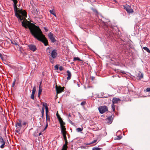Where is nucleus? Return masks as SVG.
<instances>
[{
  "mask_svg": "<svg viewBox=\"0 0 150 150\" xmlns=\"http://www.w3.org/2000/svg\"><path fill=\"white\" fill-rule=\"evenodd\" d=\"M21 22L22 25L25 28H28L30 30L32 35L34 37L42 42L45 46L48 45V42L45 35L43 34L42 32L39 27L33 24V26H31L32 24L26 19L23 20Z\"/></svg>",
  "mask_w": 150,
  "mask_h": 150,
  "instance_id": "f257e3e1",
  "label": "nucleus"
},
{
  "mask_svg": "<svg viewBox=\"0 0 150 150\" xmlns=\"http://www.w3.org/2000/svg\"><path fill=\"white\" fill-rule=\"evenodd\" d=\"M13 2L14 10L16 16L19 21L26 20L27 17V13L25 10H23L22 9H18L17 6L18 1L17 0H12Z\"/></svg>",
  "mask_w": 150,
  "mask_h": 150,
  "instance_id": "f03ea898",
  "label": "nucleus"
},
{
  "mask_svg": "<svg viewBox=\"0 0 150 150\" xmlns=\"http://www.w3.org/2000/svg\"><path fill=\"white\" fill-rule=\"evenodd\" d=\"M98 109L100 113L101 114H103L108 110V107L105 106H102L99 107L98 108Z\"/></svg>",
  "mask_w": 150,
  "mask_h": 150,
  "instance_id": "7ed1b4c3",
  "label": "nucleus"
},
{
  "mask_svg": "<svg viewBox=\"0 0 150 150\" xmlns=\"http://www.w3.org/2000/svg\"><path fill=\"white\" fill-rule=\"evenodd\" d=\"M124 8L128 13H132L134 12L133 10L131 8V6L126 4L123 6Z\"/></svg>",
  "mask_w": 150,
  "mask_h": 150,
  "instance_id": "20e7f679",
  "label": "nucleus"
},
{
  "mask_svg": "<svg viewBox=\"0 0 150 150\" xmlns=\"http://www.w3.org/2000/svg\"><path fill=\"white\" fill-rule=\"evenodd\" d=\"M50 55L52 59H55L57 55V51L56 49L52 50L50 53Z\"/></svg>",
  "mask_w": 150,
  "mask_h": 150,
  "instance_id": "39448f33",
  "label": "nucleus"
},
{
  "mask_svg": "<svg viewBox=\"0 0 150 150\" xmlns=\"http://www.w3.org/2000/svg\"><path fill=\"white\" fill-rule=\"evenodd\" d=\"M61 128V131L62 133H66V128L64 125H65V123L63 122L60 123Z\"/></svg>",
  "mask_w": 150,
  "mask_h": 150,
  "instance_id": "423d86ee",
  "label": "nucleus"
},
{
  "mask_svg": "<svg viewBox=\"0 0 150 150\" xmlns=\"http://www.w3.org/2000/svg\"><path fill=\"white\" fill-rule=\"evenodd\" d=\"M48 36L52 42L54 43L56 42V40L54 36V35L51 32L49 33Z\"/></svg>",
  "mask_w": 150,
  "mask_h": 150,
  "instance_id": "0eeeda50",
  "label": "nucleus"
},
{
  "mask_svg": "<svg viewBox=\"0 0 150 150\" xmlns=\"http://www.w3.org/2000/svg\"><path fill=\"white\" fill-rule=\"evenodd\" d=\"M64 87H62L61 86H57V85L56 86V89L57 94L61 93L62 92L64 91Z\"/></svg>",
  "mask_w": 150,
  "mask_h": 150,
  "instance_id": "6e6552de",
  "label": "nucleus"
},
{
  "mask_svg": "<svg viewBox=\"0 0 150 150\" xmlns=\"http://www.w3.org/2000/svg\"><path fill=\"white\" fill-rule=\"evenodd\" d=\"M28 48L31 51L34 52L37 50V48L35 45L33 44H30L28 46Z\"/></svg>",
  "mask_w": 150,
  "mask_h": 150,
  "instance_id": "1a4fd4ad",
  "label": "nucleus"
},
{
  "mask_svg": "<svg viewBox=\"0 0 150 150\" xmlns=\"http://www.w3.org/2000/svg\"><path fill=\"white\" fill-rule=\"evenodd\" d=\"M6 142L4 140L3 138L1 136H0V143L1 145L0 146V147L1 149H3L5 146V144Z\"/></svg>",
  "mask_w": 150,
  "mask_h": 150,
  "instance_id": "9d476101",
  "label": "nucleus"
},
{
  "mask_svg": "<svg viewBox=\"0 0 150 150\" xmlns=\"http://www.w3.org/2000/svg\"><path fill=\"white\" fill-rule=\"evenodd\" d=\"M105 122L108 124H111L112 122V116H110L107 119H106Z\"/></svg>",
  "mask_w": 150,
  "mask_h": 150,
  "instance_id": "9b49d317",
  "label": "nucleus"
},
{
  "mask_svg": "<svg viewBox=\"0 0 150 150\" xmlns=\"http://www.w3.org/2000/svg\"><path fill=\"white\" fill-rule=\"evenodd\" d=\"M120 100L118 98H114L112 100V103L114 104L117 103L118 102L120 101Z\"/></svg>",
  "mask_w": 150,
  "mask_h": 150,
  "instance_id": "f8f14e48",
  "label": "nucleus"
},
{
  "mask_svg": "<svg viewBox=\"0 0 150 150\" xmlns=\"http://www.w3.org/2000/svg\"><path fill=\"white\" fill-rule=\"evenodd\" d=\"M18 121V122L16 123L15 126L17 127H18L20 128H21L22 127V121L21 120H19Z\"/></svg>",
  "mask_w": 150,
  "mask_h": 150,
  "instance_id": "ddd939ff",
  "label": "nucleus"
},
{
  "mask_svg": "<svg viewBox=\"0 0 150 150\" xmlns=\"http://www.w3.org/2000/svg\"><path fill=\"white\" fill-rule=\"evenodd\" d=\"M67 76H68L67 78V79L68 80H69L71 78V72H70L69 70H67Z\"/></svg>",
  "mask_w": 150,
  "mask_h": 150,
  "instance_id": "4468645a",
  "label": "nucleus"
},
{
  "mask_svg": "<svg viewBox=\"0 0 150 150\" xmlns=\"http://www.w3.org/2000/svg\"><path fill=\"white\" fill-rule=\"evenodd\" d=\"M56 115H57V118L58 119V120L59 121V123L62 122H63L62 119L60 117V116L59 115L58 112H57L56 114Z\"/></svg>",
  "mask_w": 150,
  "mask_h": 150,
  "instance_id": "2eb2a0df",
  "label": "nucleus"
},
{
  "mask_svg": "<svg viewBox=\"0 0 150 150\" xmlns=\"http://www.w3.org/2000/svg\"><path fill=\"white\" fill-rule=\"evenodd\" d=\"M44 110H45L44 108L43 107H42V111H41V113H42L41 117L42 118H43V117H44Z\"/></svg>",
  "mask_w": 150,
  "mask_h": 150,
  "instance_id": "dca6fc26",
  "label": "nucleus"
},
{
  "mask_svg": "<svg viewBox=\"0 0 150 150\" xmlns=\"http://www.w3.org/2000/svg\"><path fill=\"white\" fill-rule=\"evenodd\" d=\"M67 146L63 145L62 150H67Z\"/></svg>",
  "mask_w": 150,
  "mask_h": 150,
  "instance_id": "f3484780",
  "label": "nucleus"
},
{
  "mask_svg": "<svg viewBox=\"0 0 150 150\" xmlns=\"http://www.w3.org/2000/svg\"><path fill=\"white\" fill-rule=\"evenodd\" d=\"M143 49L146 50L148 52L150 53V50L147 47H144Z\"/></svg>",
  "mask_w": 150,
  "mask_h": 150,
  "instance_id": "a211bd4d",
  "label": "nucleus"
},
{
  "mask_svg": "<svg viewBox=\"0 0 150 150\" xmlns=\"http://www.w3.org/2000/svg\"><path fill=\"white\" fill-rule=\"evenodd\" d=\"M46 51L48 53H50V54L51 53V48L50 47H48L47 48Z\"/></svg>",
  "mask_w": 150,
  "mask_h": 150,
  "instance_id": "6ab92c4d",
  "label": "nucleus"
},
{
  "mask_svg": "<svg viewBox=\"0 0 150 150\" xmlns=\"http://www.w3.org/2000/svg\"><path fill=\"white\" fill-rule=\"evenodd\" d=\"M41 82L40 83V85L39 86V91H38V92L41 93L42 92V88L41 86Z\"/></svg>",
  "mask_w": 150,
  "mask_h": 150,
  "instance_id": "aec40b11",
  "label": "nucleus"
},
{
  "mask_svg": "<svg viewBox=\"0 0 150 150\" xmlns=\"http://www.w3.org/2000/svg\"><path fill=\"white\" fill-rule=\"evenodd\" d=\"M138 76L139 77V79H141L143 78V74L142 73H139L138 74Z\"/></svg>",
  "mask_w": 150,
  "mask_h": 150,
  "instance_id": "412c9836",
  "label": "nucleus"
},
{
  "mask_svg": "<svg viewBox=\"0 0 150 150\" xmlns=\"http://www.w3.org/2000/svg\"><path fill=\"white\" fill-rule=\"evenodd\" d=\"M83 129V128H77L76 129V130L78 132H81L82 131Z\"/></svg>",
  "mask_w": 150,
  "mask_h": 150,
  "instance_id": "4be33fe9",
  "label": "nucleus"
},
{
  "mask_svg": "<svg viewBox=\"0 0 150 150\" xmlns=\"http://www.w3.org/2000/svg\"><path fill=\"white\" fill-rule=\"evenodd\" d=\"M77 60L81 61L80 59L78 57H74V61H76Z\"/></svg>",
  "mask_w": 150,
  "mask_h": 150,
  "instance_id": "5701e85b",
  "label": "nucleus"
},
{
  "mask_svg": "<svg viewBox=\"0 0 150 150\" xmlns=\"http://www.w3.org/2000/svg\"><path fill=\"white\" fill-rule=\"evenodd\" d=\"M46 110V115H48V108L47 106H46L45 108Z\"/></svg>",
  "mask_w": 150,
  "mask_h": 150,
  "instance_id": "b1692460",
  "label": "nucleus"
},
{
  "mask_svg": "<svg viewBox=\"0 0 150 150\" xmlns=\"http://www.w3.org/2000/svg\"><path fill=\"white\" fill-rule=\"evenodd\" d=\"M50 13L52 14V15H54L55 16H56V15L55 14L54 11L53 10H50Z\"/></svg>",
  "mask_w": 150,
  "mask_h": 150,
  "instance_id": "393cba45",
  "label": "nucleus"
},
{
  "mask_svg": "<svg viewBox=\"0 0 150 150\" xmlns=\"http://www.w3.org/2000/svg\"><path fill=\"white\" fill-rule=\"evenodd\" d=\"M46 122H48L50 121V117L49 116H48V115H46Z\"/></svg>",
  "mask_w": 150,
  "mask_h": 150,
  "instance_id": "a878e982",
  "label": "nucleus"
},
{
  "mask_svg": "<svg viewBox=\"0 0 150 150\" xmlns=\"http://www.w3.org/2000/svg\"><path fill=\"white\" fill-rule=\"evenodd\" d=\"M12 43L16 45V47L17 48L18 47H20V46L19 45H18L15 41H14L13 42H12Z\"/></svg>",
  "mask_w": 150,
  "mask_h": 150,
  "instance_id": "bb28decb",
  "label": "nucleus"
},
{
  "mask_svg": "<svg viewBox=\"0 0 150 150\" xmlns=\"http://www.w3.org/2000/svg\"><path fill=\"white\" fill-rule=\"evenodd\" d=\"M112 109L113 111L114 112L115 111V107L114 104L112 103Z\"/></svg>",
  "mask_w": 150,
  "mask_h": 150,
  "instance_id": "cd10ccee",
  "label": "nucleus"
},
{
  "mask_svg": "<svg viewBox=\"0 0 150 150\" xmlns=\"http://www.w3.org/2000/svg\"><path fill=\"white\" fill-rule=\"evenodd\" d=\"M101 148L98 147H95L92 150H101Z\"/></svg>",
  "mask_w": 150,
  "mask_h": 150,
  "instance_id": "c85d7f7f",
  "label": "nucleus"
},
{
  "mask_svg": "<svg viewBox=\"0 0 150 150\" xmlns=\"http://www.w3.org/2000/svg\"><path fill=\"white\" fill-rule=\"evenodd\" d=\"M62 134L63 135L64 139H67L66 136V133H62Z\"/></svg>",
  "mask_w": 150,
  "mask_h": 150,
  "instance_id": "c756f323",
  "label": "nucleus"
},
{
  "mask_svg": "<svg viewBox=\"0 0 150 150\" xmlns=\"http://www.w3.org/2000/svg\"><path fill=\"white\" fill-rule=\"evenodd\" d=\"M54 59H52V57H50V62L51 63L53 64L54 62Z\"/></svg>",
  "mask_w": 150,
  "mask_h": 150,
  "instance_id": "7c9ffc66",
  "label": "nucleus"
},
{
  "mask_svg": "<svg viewBox=\"0 0 150 150\" xmlns=\"http://www.w3.org/2000/svg\"><path fill=\"white\" fill-rule=\"evenodd\" d=\"M145 92H150V88H147L146 90H144Z\"/></svg>",
  "mask_w": 150,
  "mask_h": 150,
  "instance_id": "2f4dec72",
  "label": "nucleus"
},
{
  "mask_svg": "<svg viewBox=\"0 0 150 150\" xmlns=\"http://www.w3.org/2000/svg\"><path fill=\"white\" fill-rule=\"evenodd\" d=\"M36 91V88L35 86H34L33 90H32V92H33L34 93H35Z\"/></svg>",
  "mask_w": 150,
  "mask_h": 150,
  "instance_id": "473e14b6",
  "label": "nucleus"
},
{
  "mask_svg": "<svg viewBox=\"0 0 150 150\" xmlns=\"http://www.w3.org/2000/svg\"><path fill=\"white\" fill-rule=\"evenodd\" d=\"M16 79H15L13 81V82L12 83V87H14V86H15V82H16Z\"/></svg>",
  "mask_w": 150,
  "mask_h": 150,
  "instance_id": "72a5a7b5",
  "label": "nucleus"
},
{
  "mask_svg": "<svg viewBox=\"0 0 150 150\" xmlns=\"http://www.w3.org/2000/svg\"><path fill=\"white\" fill-rule=\"evenodd\" d=\"M86 103L85 101H83L81 103V105L82 106L84 105H85Z\"/></svg>",
  "mask_w": 150,
  "mask_h": 150,
  "instance_id": "f704fd0d",
  "label": "nucleus"
},
{
  "mask_svg": "<svg viewBox=\"0 0 150 150\" xmlns=\"http://www.w3.org/2000/svg\"><path fill=\"white\" fill-rule=\"evenodd\" d=\"M30 98L34 100V95L32 94Z\"/></svg>",
  "mask_w": 150,
  "mask_h": 150,
  "instance_id": "c9c22d12",
  "label": "nucleus"
},
{
  "mask_svg": "<svg viewBox=\"0 0 150 150\" xmlns=\"http://www.w3.org/2000/svg\"><path fill=\"white\" fill-rule=\"evenodd\" d=\"M122 138V137L118 136L117 137V138L116 139L117 140H120Z\"/></svg>",
  "mask_w": 150,
  "mask_h": 150,
  "instance_id": "e433bc0d",
  "label": "nucleus"
},
{
  "mask_svg": "<svg viewBox=\"0 0 150 150\" xmlns=\"http://www.w3.org/2000/svg\"><path fill=\"white\" fill-rule=\"evenodd\" d=\"M42 105H43V107H45V108H46V106H47V103H43Z\"/></svg>",
  "mask_w": 150,
  "mask_h": 150,
  "instance_id": "4c0bfd02",
  "label": "nucleus"
},
{
  "mask_svg": "<svg viewBox=\"0 0 150 150\" xmlns=\"http://www.w3.org/2000/svg\"><path fill=\"white\" fill-rule=\"evenodd\" d=\"M0 57L2 60H3L4 59V58L3 57V56L1 53H0Z\"/></svg>",
  "mask_w": 150,
  "mask_h": 150,
  "instance_id": "58836bf2",
  "label": "nucleus"
},
{
  "mask_svg": "<svg viewBox=\"0 0 150 150\" xmlns=\"http://www.w3.org/2000/svg\"><path fill=\"white\" fill-rule=\"evenodd\" d=\"M54 68L55 69H56V70H58L59 68L58 66L57 65H56L54 66Z\"/></svg>",
  "mask_w": 150,
  "mask_h": 150,
  "instance_id": "ea45409f",
  "label": "nucleus"
},
{
  "mask_svg": "<svg viewBox=\"0 0 150 150\" xmlns=\"http://www.w3.org/2000/svg\"><path fill=\"white\" fill-rule=\"evenodd\" d=\"M63 69H64L63 67L62 66H60L59 67V69L60 71L63 70Z\"/></svg>",
  "mask_w": 150,
  "mask_h": 150,
  "instance_id": "a19ab883",
  "label": "nucleus"
},
{
  "mask_svg": "<svg viewBox=\"0 0 150 150\" xmlns=\"http://www.w3.org/2000/svg\"><path fill=\"white\" fill-rule=\"evenodd\" d=\"M92 10L94 12L96 13H98V11L96 9H92Z\"/></svg>",
  "mask_w": 150,
  "mask_h": 150,
  "instance_id": "79ce46f5",
  "label": "nucleus"
},
{
  "mask_svg": "<svg viewBox=\"0 0 150 150\" xmlns=\"http://www.w3.org/2000/svg\"><path fill=\"white\" fill-rule=\"evenodd\" d=\"M48 126V122H46V125L45 127H46V128H47Z\"/></svg>",
  "mask_w": 150,
  "mask_h": 150,
  "instance_id": "37998d69",
  "label": "nucleus"
},
{
  "mask_svg": "<svg viewBox=\"0 0 150 150\" xmlns=\"http://www.w3.org/2000/svg\"><path fill=\"white\" fill-rule=\"evenodd\" d=\"M44 29L45 30V31L46 32H47L48 30L45 27L44 28Z\"/></svg>",
  "mask_w": 150,
  "mask_h": 150,
  "instance_id": "c03bdc74",
  "label": "nucleus"
},
{
  "mask_svg": "<svg viewBox=\"0 0 150 150\" xmlns=\"http://www.w3.org/2000/svg\"><path fill=\"white\" fill-rule=\"evenodd\" d=\"M67 144H68V142H67V141H66V142H65V144H64V145H67Z\"/></svg>",
  "mask_w": 150,
  "mask_h": 150,
  "instance_id": "a18cd8bd",
  "label": "nucleus"
},
{
  "mask_svg": "<svg viewBox=\"0 0 150 150\" xmlns=\"http://www.w3.org/2000/svg\"><path fill=\"white\" fill-rule=\"evenodd\" d=\"M41 94V93L38 92V97H40V95Z\"/></svg>",
  "mask_w": 150,
  "mask_h": 150,
  "instance_id": "49530a36",
  "label": "nucleus"
},
{
  "mask_svg": "<svg viewBox=\"0 0 150 150\" xmlns=\"http://www.w3.org/2000/svg\"><path fill=\"white\" fill-rule=\"evenodd\" d=\"M112 2H115V3H117V1L116 0H112Z\"/></svg>",
  "mask_w": 150,
  "mask_h": 150,
  "instance_id": "de8ad7c7",
  "label": "nucleus"
},
{
  "mask_svg": "<svg viewBox=\"0 0 150 150\" xmlns=\"http://www.w3.org/2000/svg\"><path fill=\"white\" fill-rule=\"evenodd\" d=\"M97 140H94L92 142V143H95L96 142Z\"/></svg>",
  "mask_w": 150,
  "mask_h": 150,
  "instance_id": "09e8293b",
  "label": "nucleus"
},
{
  "mask_svg": "<svg viewBox=\"0 0 150 150\" xmlns=\"http://www.w3.org/2000/svg\"><path fill=\"white\" fill-rule=\"evenodd\" d=\"M16 131L17 132V133H18L20 131V130H16Z\"/></svg>",
  "mask_w": 150,
  "mask_h": 150,
  "instance_id": "8fccbe9b",
  "label": "nucleus"
},
{
  "mask_svg": "<svg viewBox=\"0 0 150 150\" xmlns=\"http://www.w3.org/2000/svg\"><path fill=\"white\" fill-rule=\"evenodd\" d=\"M26 123L25 122H24L23 123V125H26Z\"/></svg>",
  "mask_w": 150,
  "mask_h": 150,
  "instance_id": "3c124183",
  "label": "nucleus"
},
{
  "mask_svg": "<svg viewBox=\"0 0 150 150\" xmlns=\"http://www.w3.org/2000/svg\"><path fill=\"white\" fill-rule=\"evenodd\" d=\"M42 134L41 132L39 134V136H40Z\"/></svg>",
  "mask_w": 150,
  "mask_h": 150,
  "instance_id": "603ef678",
  "label": "nucleus"
},
{
  "mask_svg": "<svg viewBox=\"0 0 150 150\" xmlns=\"http://www.w3.org/2000/svg\"><path fill=\"white\" fill-rule=\"evenodd\" d=\"M64 140L65 142H66V141H67V139H64Z\"/></svg>",
  "mask_w": 150,
  "mask_h": 150,
  "instance_id": "864d4df0",
  "label": "nucleus"
},
{
  "mask_svg": "<svg viewBox=\"0 0 150 150\" xmlns=\"http://www.w3.org/2000/svg\"><path fill=\"white\" fill-rule=\"evenodd\" d=\"M46 129H47V128H46V127H45V128L44 129L43 131L45 130Z\"/></svg>",
  "mask_w": 150,
  "mask_h": 150,
  "instance_id": "5fc2aeb1",
  "label": "nucleus"
},
{
  "mask_svg": "<svg viewBox=\"0 0 150 150\" xmlns=\"http://www.w3.org/2000/svg\"><path fill=\"white\" fill-rule=\"evenodd\" d=\"M32 94H34V95H35V93H33V92H32Z\"/></svg>",
  "mask_w": 150,
  "mask_h": 150,
  "instance_id": "6e6d98bb",
  "label": "nucleus"
},
{
  "mask_svg": "<svg viewBox=\"0 0 150 150\" xmlns=\"http://www.w3.org/2000/svg\"><path fill=\"white\" fill-rule=\"evenodd\" d=\"M68 116L69 117H71V115L70 114H69V115H68Z\"/></svg>",
  "mask_w": 150,
  "mask_h": 150,
  "instance_id": "4d7b16f0",
  "label": "nucleus"
},
{
  "mask_svg": "<svg viewBox=\"0 0 150 150\" xmlns=\"http://www.w3.org/2000/svg\"><path fill=\"white\" fill-rule=\"evenodd\" d=\"M70 123L72 122L71 120H70Z\"/></svg>",
  "mask_w": 150,
  "mask_h": 150,
  "instance_id": "13d9d810",
  "label": "nucleus"
}]
</instances>
